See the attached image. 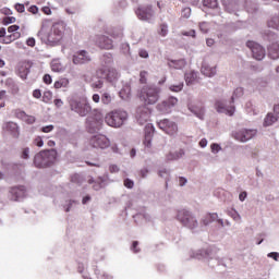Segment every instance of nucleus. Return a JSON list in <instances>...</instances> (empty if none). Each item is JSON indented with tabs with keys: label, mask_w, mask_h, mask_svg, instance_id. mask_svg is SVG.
I'll return each mask as SVG.
<instances>
[{
	"label": "nucleus",
	"mask_w": 279,
	"mask_h": 279,
	"mask_svg": "<svg viewBox=\"0 0 279 279\" xmlns=\"http://www.w3.org/2000/svg\"><path fill=\"white\" fill-rule=\"evenodd\" d=\"M57 158H58V150L53 148L41 150L35 155L34 165L35 167H37V169H47L56 165Z\"/></svg>",
	"instance_id": "obj_1"
},
{
	"label": "nucleus",
	"mask_w": 279,
	"mask_h": 279,
	"mask_svg": "<svg viewBox=\"0 0 279 279\" xmlns=\"http://www.w3.org/2000/svg\"><path fill=\"white\" fill-rule=\"evenodd\" d=\"M177 220L184 228H189V230H196L199 226L197 217H195V214L189 209H179L177 213Z\"/></svg>",
	"instance_id": "obj_2"
},
{
	"label": "nucleus",
	"mask_w": 279,
	"mask_h": 279,
	"mask_svg": "<svg viewBox=\"0 0 279 279\" xmlns=\"http://www.w3.org/2000/svg\"><path fill=\"white\" fill-rule=\"evenodd\" d=\"M140 99L147 106H154L160 99V87L145 86L141 89Z\"/></svg>",
	"instance_id": "obj_3"
},
{
	"label": "nucleus",
	"mask_w": 279,
	"mask_h": 279,
	"mask_svg": "<svg viewBox=\"0 0 279 279\" xmlns=\"http://www.w3.org/2000/svg\"><path fill=\"white\" fill-rule=\"evenodd\" d=\"M125 121H128V111L125 110L111 111L107 116V124L110 128H121Z\"/></svg>",
	"instance_id": "obj_4"
},
{
	"label": "nucleus",
	"mask_w": 279,
	"mask_h": 279,
	"mask_svg": "<svg viewBox=\"0 0 279 279\" xmlns=\"http://www.w3.org/2000/svg\"><path fill=\"white\" fill-rule=\"evenodd\" d=\"M257 134L258 131L256 129H240L232 133V137L239 143H248V141H252Z\"/></svg>",
	"instance_id": "obj_5"
},
{
	"label": "nucleus",
	"mask_w": 279,
	"mask_h": 279,
	"mask_svg": "<svg viewBox=\"0 0 279 279\" xmlns=\"http://www.w3.org/2000/svg\"><path fill=\"white\" fill-rule=\"evenodd\" d=\"M70 108L73 112L80 114V117H86V114L93 110L90 104H88L86 100H72L70 101Z\"/></svg>",
	"instance_id": "obj_6"
},
{
	"label": "nucleus",
	"mask_w": 279,
	"mask_h": 279,
	"mask_svg": "<svg viewBox=\"0 0 279 279\" xmlns=\"http://www.w3.org/2000/svg\"><path fill=\"white\" fill-rule=\"evenodd\" d=\"M151 118V109L147 105H142L135 110V120L138 125H145Z\"/></svg>",
	"instance_id": "obj_7"
},
{
	"label": "nucleus",
	"mask_w": 279,
	"mask_h": 279,
	"mask_svg": "<svg viewBox=\"0 0 279 279\" xmlns=\"http://www.w3.org/2000/svg\"><path fill=\"white\" fill-rule=\"evenodd\" d=\"M135 14L137 19H140V21H146L147 23H151L156 12L154 11V9H151V5H140L135 10Z\"/></svg>",
	"instance_id": "obj_8"
},
{
	"label": "nucleus",
	"mask_w": 279,
	"mask_h": 279,
	"mask_svg": "<svg viewBox=\"0 0 279 279\" xmlns=\"http://www.w3.org/2000/svg\"><path fill=\"white\" fill-rule=\"evenodd\" d=\"M39 38H41L43 43H46L48 45H57V43H60V39L56 36L53 31L50 28H47V26L43 25L40 31L38 32Z\"/></svg>",
	"instance_id": "obj_9"
},
{
	"label": "nucleus",
	"mask_w": 279,
	"mask_h": 279,
	"mask_svg": "<svg viewBox=\"0 0 279 279\" xmlns=\"http://www.w3.org/2000/svg\"><path fill=\"white\" fill-rule=\"evenodd\" d=\"M158 128L169 134V136H175L178 134V124L169 119H163L158 122Z\"/></svg>",
	"instance_id": "obj_10"
},
{
	"label": "nucleus",
	"mask_w": 279,
	"mask_h": 279,
	"mask_svg": "<svg viewBox=\"0 0 279 279\" xmlns=\"http://www.w3.org/2000/svg\"><path fill=\"white\" fill-rule=\"evenodd\" d=\"M174 106H178V98L170 96L168 99L157 105V110L162 112V114H169L173 111Z\"/></svg>",
	"instance_id": "obj_11"
},
{
	"label": "nucleus",
	"mask_w": 279,
	"mask_h": 279,
	"mask_svg": "<svg viewBox=\"0 0 279 279\" xmlns=\"http://www.w3.org/2000/svg\"><path fill=\"white\" fill-rule=\"evenodd\" d=\"M121 38V31L118 28H108L106 37V49H114L117 40Z\"/></svg>",
	"instance_id": "obj_12"
},
{
	"label": "nucleus",
	"mask_w": 279,
	"mask_h": 279,
	"mask_svg": "<svg viewBox=\"0 0 279 279\" xmlns=\"http://www.w3.org/2000/svg\"><path fill=\"white\" fill-rule=\"evenodd\" d=\"M215 109L217 110V112L222 114H228L229 117H232L236 111V108L234 107V105H228V101L223 99L216 101Z\"/></svg>",
	"instance_id": "obj_13"
},
{
	"label": "nucleus",
	"mask_w": 279,
	"mask_h": 279,
	"mask_svg": "<svg viewBox=\"0 0 279 279\" xmlns=\"http://www.w3.org/2000/svg\"><path fill=\"white\" fill-rule=\"evenodd\" d=\"M246 47L252 51L255 60H263L265 58V48L256 41H247Z\"/></svg>",
	"instance_id": "obj_14"
},
{
	"label": "nucleus",
	"mask_w": 279,
	"mask_h": 279,
	"mask_svg": "<svg viewBox=\"0 0 279 279\" xmlns=\"http://www.w3.org/2000/svg\"><path fill=\"white\" fill-rule=\"evenodd\" d=\"M187 109L194 117L199 119L201 121H204V118L206 117V108L204 107V104L202 102H195L187 105Z\"/></svg>",
	"instance_id": "obj_15"
},
{
	"label": "nucleus",
	"mask_w": 279,
	"mask_h": 279,
	"mask_svg": "<svg viewBox=\"0 0 279 279\" xmlns=\"http://www.w3.org/2000/svg\"><path fill=\"white\" fill-rule=\"evenodd\" d=\"M26 193L27 191L23 185L13 186L10 189V195L13 202H21V199L25 197Z\"/></svg>",
	"instance_id": "obj_16"
},
{
	"label": "nucleus",
	"mask_w": 279,
	"mask_h": 279,
	"mask_svg": "<svg viewBox=\"0 0 279 279\" xmlns=\"http://www.w3.org/2000/svg\"><path fill=\"white\" fill-rule=\"evenodd\" d=\"M90 54L87 51L81 50L73 56V64H88L90 62Z\"/></svg>",
	"instance_id": "obj_17"
},
{
	"label": "nucleus",
	"mask_w": 279,
	"mask_h": 279,
	"mask_svg": "<svg viewBox=\"0 0 279 279\" xmlns=\"http://www.w3.org/2000/svg\"><path fill=\"white\" fill-rule=\"evenodd\" d=\"M145 138L144 145L145 147H151V136H154V124L147 123L144 129Z\"/></svg>",
	"instance_id": "obj_18"
},
{
	"label": "nucleus",
	"mask_w": 279,
	"mask_h": 279,
	"mask_svg": "<svg viewBox=\"0 0 279 279\" xmlns=\"http://www.w3.org/2000/svg\"><path fill=\"white\" fill-rule=\"evenodd\" d=\"M101 128L104 126L99 125L97 121L93 119V117H87L86 130L89 132V134H95L96 132H99Z\"/></svg>",
	"instance_id": "obj_19"
},
{
	"label": "nucleus",
	"mask_w": 279,
	"mask_h": 279,
	"mask_svg": "<svg viewBox=\"0 0 279 279\" xmlns=\"http://www.w3.org/2000/svg\"><path fill=\"white\" fill-rule=\"evenodd\" d=\"M93 147L99 148V149H106V135H95L90 141Z\"/></svg>",
	"instance_id": "obj_20"
},
{
	"label": "nucleus",
	"mask_w": 279,
	"mask_h": 279,
	"mask_svg": "<svg viewBox=\"0 0 279 279\" xmlns=\"http://www.w3.org/2000/svg\"><path fill=\"white\" fill-rule=\"evenodd\" d=\"M201 72L206 77H215L217 75V66H210L208 63L204 62Z\"/></svg>",
	"instance_id": "obj_21"
},
{
	"label": "nucleus",
	"mask_w": 279,
	"mask_h": 279,
	"mask_svg": "<svg viewBox=\"0 0 279 279\" xmlns=\"http://www.w3.org/2000/svg\"><path fill=\"white\" fill-rule=\"evenodd\" d=\"M119 81V72L114 68H109L107 72V82L114 85Z\"/></svg>",
	"instance_id": "obj_22"
},
{
	"label": "nucleus",
	"mask_w": 279,
	"mask_h": 279,
	"mask_svg": "<svg viewBox=\"0 0 279 279\" xmlns=\"http://www.w3.org/2000/svg\"><path fill=\"white\" fill-rule=\"evenodd\" d=\"M185 82L187 86H192V84L199 83V77H197V72L191 71L185 73Z\"/></svg>",
	"instance_id": "obj_23"
},
{
	"label": "nucleus",
	"mask_w": 279,
	"mask_h": 279,
	"mask_svg": "<svg viewBox=\"0 0 279 279\" xmlns=\"http://www.w3.org/2000/svg\"><path fill=\"white\" fill-rule=\"evenodd\" d=\"M268 56L271 60H278L279 58V45L274 43L268 47Z\"/></svg>",
	"instance_id": "obj_24"
},
{
	"label": "nucleus",
	"mask_w": 279,
	"mask_h": 279,
	"mask_svg": "<svg viewBox=\"0 0 279 279\" xmlns=\"http://www.w3.org/2000/svg\"><path fill=\"white\" fill-rule=\"evenodd\" d=\"M168 66L170 69L182 70L184 69V66H186V60L185 59L171 60L168 62Z\"/></svg>",
	"instance_id": "obj_25"
},
{
	"label": "nucleus",
	"mask_w": 279,
	"mask_h": 279,
	"mask_svg": "<svg viewBox=\"0 0 279 279\" xmlns=\"http://www.w3.org/2000/svg\"><path fill=\"white\" fill-rule=\"evenodd\" d=\"M183 156H184V150L179 149L175 151H170L168 155H166V160L168 162H171V160H180V158H182Z\"/></svg>",
	"instance_id": "obj_26"
},
{
	"label": "nucleus",
	"mask_w": 279,
	"mask_h": 279,
	"mask_svg": "<svg viewBox=\"0 0 279 279\" xmlns=\"http://www.w3.org/2000/svg\"><path fill=\"white\" fill-rule=\"evenodd\" d=\"M5 130L12 134L13 138H19V125L16 123L8 122L5 124Z\"/></svg>",
	"instance_id": "obj_27"
},
{
	"label": "nucleus",
	"mask_w": 279,
	"mask_h": 279,
	"mask_svg": "<svg viewBox=\"0 0 279 279\" xmlns=\"http://www.w3.org/2000/svg\"><path fill=\"white\" fill-rule=\"evenodd\" d=\"M279 117L274 113H267V116L264 119V128H269L274 125L278 121Z\"/></svg>",
	"instance_id": "obj_28"
},
{
	"label": "nucleus",
	"mask_w": 279,
	"mask_h": 279,
	"mask_svg": "<svg viewBox=\"0 0 279 279\" xmlns=\"http://www.w3.org/2000/svg\"><path fill=\"white\" fill-rule=\"evenodd\" d=\"M119 96L123 99V101H128L130 97H132V88L130 85H125L124 88L119 92Z\"/></svg>",
	"instance_id": "obj_29"
},
{
	"label": "nucleus",
	"mask_w": 279,
	"mask_h": 279,
	"mask_svg": "<svg viewBox=\"0 0 279 279\" xmlns=\"http://www.w3.org/2000/svg\"><path fill=\"white\" fill-rule=\"evenodd\" d=\"M5 86L8 88H10L11 93L13 95H16V93H19V85H16V83L14 82V80L12 78H7L5 80Z\"/></svg>",
	"instance_id": "obj_30"
},
{
	"label": "nucleus",
	"mask_w": 279,
	"mask_h": 279,
	"mask_svg": "<svg viewBox=\"0 0 279 279\" xmlns=\"http://www.w3.org/2000/svg\"><path fill=\"white\" fill-rule=\"evenodd\" d=\"M94 43L99 47V49H106V36L96 35L94 37Z\"/></svg>",
	"instance_id": "obj_31"
},
{
	"label": "nucleus",
	"mask_w": 279,
	"mask_h": 279,
	"mask_svg": "<svg viewBox=\"0 0 279 279\" xmlns=\"http://www.w3.org/2000/svg\"><path fill=\"white\" fill-rule=\"evenodd\" d=\"M19 75L22 80H27L29 75V64H24L19 68Z\"/></svg>",
	"instance_id": "obj_32"
},
{
	"label": "nucleus",
	"mask_w": 279,
	"mask_h": 279,
	"mask_svg": "<svg viewBox=\"0 0 279 279\" xmlns=\"http://www.w3.org/2000/svg\"><path fill=\"white\" fill-rule=\"evenodd\" d=\"M245 110L251 117H256V114H258V110L252 101L245 104Z\"/></svg>",
	"instance_id": "obj_33"
},
{
	"label": "nucleus",
	"mask_w": 279,
	"mask_h": 279,
	"mask_svg": "<svg viewBox=\"0 0 279 279\" xmlns=\"http://www.w3.org/2000/svg\"><path fill=\"white\" fill-rule=\"evenodd\" d=\"M94 119V121H96V123L101 126H104V113H101V111L95 109L94 110V117H92Z\"/></svg>",
	"instance_id": "obj_34"
},
{
	"label": "nucleus",
	"mask_w": 279,
	"mask_h": 279,
	"mask_svg": "<svg viewBox=\"0 0 279 279\" xmlns=\"http://www.w3.org/2000/svg\"><path fill=\"white\" fill-rule=\"evenodd\" d=\"M244 89L243 87H236L234 90H233V94L231 96V104H234V100L235 99H240V97H243L244 95Z\"/></svg>",
	"instance_id": "obj_35"
},
{
	"label": "nucleus",
	"mask_w": 279,
	"mask_h": 279,
	"mask_svg": "<svg viewBox=\"0 0 279 279\" xmlns=\"http://www.w3.org/2000/svg\"><path fill=\"white\" fill-rule=\"evenodd\" d=\"M51 69L54 73H62V71H64V66H62V63L58 60L51 62Z\"/></svg>",
	"instance_id": "obj_36"
},
{
	"label": "nucleus",
	"mask_w": 279,
	"mask_h": 279,
	"mask_svg": "<svg viewBox=\"0 0 279 279\" xmlns=\"http://www.w3.org/2000/svg\"><path fill=\"white\" fill-rule=\"evenodd\" d=\"M191 257L196 258L197 260H202L203 258H206V251L204 250L193 251L191 253Z\"/></svg>",
	"instance_id": "obj_37"
},
{
	"label": "nucleus",
	"mask_w": 279,
	"mask_h": 279,
	"mask_svg": "<svg viewBox=\"0 0 279 279\" xmlns=\"http://www.w3.org/2000/svg\"><path fill=\"white\" fill-rule=\"evenodd\" d=\"M268 27H271L272 29H279V16H272L269 21H268Z\"/></svg>",
	"instance_id": "obj_38"
},
{
	"label": "nucleus",
	"mask_w": 279,
	"mask_h": 279,
	"mask_svg": "<svg viewBox=\"0 0 279 279\" xmlns=\"http://www.w3.org/2000/svg\"><path fill=\"white\" fill-rule=\"evenodd\" d=\"M183 88L184 83L169 85V90H171V93H181Z\"/></svg>",
	"instance_id": "obj_39"
},
{
	"label": "nucleus",
	"mask_w": 279,
	"mask_h": 279,
	"mask_svg": "<svg viewBox=\"0 0 279 279\" xmlns=\"http://www.w3.org/2000/svg\"><path fill=\"white\" fill-rule=\"evenodd\" d=\"M203 5L205 8H210L211 10H215L219 5L217 0H203Z\"/></svg>",
	"instance_id": "obj_40"
},
{
	"label": "nucleus",
	"mask_w": 279,
	"mask_h": 279,
	"mask_svg": "<svg viewBox=\"0 0 279 279\" xmlns=\"http://www.w3.org/2000/svg\"><path fill=\"white\" fill-rule=\"evenodd\" d=\"M198 27L202 34H208L210 32V24L208 22H201Z\"/></svg>",
	"instance_id": "obj_41"
},
{
	"label": "nucleus",
	"mask_w": 279,
	"mask_h": 279,
	"mask_svg": "<svg viewBox=\"0 0 279 279\" xmlns=\"http://www.w3.org/2000/svg\"><path fill=\"white\" fill-rule=\"evenodd\" d=\"M69 86V81L66 78H61L54 83V88H66Z\"/></svg>",
	"instance_id": "obj_42"
},
{
	"label": "nucleus",
	"mask_w": 279,
	"mask_h": 279,
	"mask_svg": "<svg viewBox=\"0 0 279 279\" xmlns=\"http://www.w3.org/2000/svg\"><path fill=\"white\" fill-rule=\"evenodd\" d=\"M229 217H232L233 221H241V214L236 209H231L228 211Z\"/></svg>",
	"instance_id": "obj_43"
},
{
	"label": "nucleus",
	"mask_w": 279,
	"mask_h": 279,
	"mask_svg": "<svg viewBox=\"0 0 279 279\" xmlns=\"http://www.w3.org/2000/svg\"><path fill=\"white\" fill-rule=\"evenodd\" d=\"M50 29L59 40L62 38V29L60 28V25H53Z\"/></svg>",
	"instance_id": "obj_44"
},
{
	"label": "nucleus",
	"mask_w": 279,
	"mask_h": 279,
	"mask_svg": "<svg viewBox=\"0 0 279 279\" xmlns=\"http://www.w3.org/2000/svg\"><path fill=\"white\" fill-rule=\"evenodd\" d=\"M158 175L159 178H163V180H169V175H171V172L166 168H162L158 171Z\"/></svg>",
	"instance_id": "obj_45"
},
{
	"label": "nucleus",
	"mask_w": 279,
	"mask_h": 279,
	"mask_svg": "<svg viewBox=\"0 0 279 279\" xmlns=\"http://www.w3.org/2000/svg\"><path fill=\"white\" fill-rule=\"evenodd\" d=\"M77 201L70 199L68 205L63 206V208H65V213H71V208H73V206H77Z\"/></svg>",
	"instance_id": "obj_46"
},
{
	"label": "nucleus",
	"mask_w": 279,
	"mask_h": 279,
	"mask_svg": "<svg viewBox=\"0 0 279 279\" xmlns=\"http://www.w3.org/2000/svg\"><path fill=\"white\" fill-rule=\"evenodd\" d=\"M148 75H149V73L147 71H142L140 73V82H141V84H147Z\"/></svg>",
	"instance_id": "obj_47"
},
{
	"label": "nucleus",
	"mask_w": 279,
	"mask_h": 279,
	"mask_svg": "<svg viewBox=\"0 0 279 279\" xmlns=\"http://www.w3.org/2000/svg\"><path fill=\"white\" fill-rule=\"evenodd\" d=\"M167 34H169V26L167 24H161L159 35L165 37Z\"/></svg>",
	"instance_id": "obj_48"
},
{
	"label": "nucleus",
	"mask_w": 279,
	"mask_h": 279,
	"mask_svg": "<svg viewBox=\"0 0 279 279\" xmlns=\"http://www.w3.org/2000/svg\"><path fill=\"white\" fill-rule=\"evenodd\" d=\"M135 221H138V219H144V221H149V214H136L134 216Z\"/></svg>",
	"instance_id": "obj_49"
},
{
	"label": "nucleus",
	"mask_w": 279,
	"mask_h": 279,
	"mask_svg": "<svg viewBox=\"0 0 279 279\" xmlns=\"http://www.w3.org/2000/svg\"><path fill=\"white\" fill-rule=\"evenodd\" d=\"M210 149H211V154H219L221 150V145H219L217 143H213L210 145Z\"/></svg>",
	"instance_id": "obj_50"
},
{
	"label": "nucleus",
	"mask_w": 279,
	"mask_h": 279,
	"mask_svg": "<svg viewBox=\"0 0 279 279\" xmlns=\"http://www.w3.org/2000/svg\"><path fill=\"white\" fill-rule=\"evenodd\" d=\"M92 88H104V81L97 78V81L92 83Z\"/></svg>",
	"instance_id": "obj_51"
},
{
	"label": "nucleus",
	"mask_w": 279,
	"mask_h": 279,
	"mask_svg": "<svg viewBox=\"0 0 279 279\" xmlns=\"http://www.w3.org/2000/svg\"><path fill=\"white\" fill-rule=\"evenodd\" d=\"M12 23H16V17L14 16H7L3 19V24L4 25H10Z\"/></svg>",
	"instance_id": "obj_52"
},
{
	"label": "nucleus",
	"mask_w": 279,
	"mask_h": 279,
	"mask_svg": "<svg viewBox=\"0 0 279 279\" xmlns=\"http://www.w3.org/2000/svg\"><path fill=\"white\" fill-rule=\"evenodd\" d=\"M181 16H183V19H190L191 17V8H184L182 10Z\"/></svg>",
	"instance_id": "obj_53"
},
{
	"label": "nucleus",
	"mask_w": 279,
	"mask_h": 279,
	"mask_svg": "<svg viewBox=\"0 0 279 279\" xmlns=\"http://www.w3.org/2000/svg\"><path fill=\"white\" fill-rule=\"evenodd\" d=\"M131 250L134 252V254H138V252H141V247H138V241H134L132 243Z\"/></svg>",
	"instance_id": "obj_54"
},
{
	"label": "nucleus",
	"mask_w": 279,
	"mask_h": 279,
	"mask_svg": "<svg viewBox=\"0 0 279 279\" xmlns=\"http://www.w3.org/2000/svg\"><path fill=\"white\" fill-rule=\"evenodd\" d=\"M14 9H15L16 12H19L20 14H23V12H25V4L16 3V4L14 5Z\"/></svg>",
	"instance_id": "obj_55"
},
{
	"label": "nucleus",
	"mask_w": 279,
	"mask_h": 279,
	"mask_svg": "<svg viewBox=\"0 0 279 279\" xmlns=\"http://www.w3.org/2000/svg\"><path fill=\"white\" fill-rule=\"evenodd\" d=\"M232 8H234V2H231L229 4H225V9H226L227 12H229V14H232L234 12V9H232Z\"/></svg>",
	"instance_id": "obj_56"
},
{
	"label": "nucleus",
	"mask_w": 279,
	"mask_h": 279,
	"mask_svg": "<svg viewBox=\"0 0 279 279\" xmlns=\"http://www.w3.org/2000/svg\"><path fill=\"white\" fill-rule=\"evenodd\" d=\"M124 186L126 189H134V181L130 180V179H125L124 180Z\"/></svg>",
	"instance_id": "obj_57"
},
{
	"label": "nucleus",
	"mask_w": 279,
	"mask_h": 279,
	"mask_svg": "<svg viewBox=\"0 0 279 279\" xmlns=\"http://www.w3.org/2000/svg\"><path fill=\"white\" fill-rule=\"evenodd\" d=\"M53 128L54 126L52 124L44 126L41 128V132H44L45 134H49V132H53Z\"/></svg>",
	"instance_id": "obj_58"
},
{
	"label": "nucleus",
	"mask_w": 279,
	"mask_h": 279,
	"mask_svg": "<svg viewBox=\"0 0 279 279\" xmlns=\"http://www.w3.org/2000/svg\"><path fill=\"white\" fill-rule=\"evenodd\" d=\"M219 265H222L223 267H232V260L231 259H222L219 262Z\"/></svg>",
	"instance_id": "obj_59"
},
{
	"label": "nucleus",
	"mask_w": 279,
	"mask_h": 279,
	"mask_svg": "<svg viewBox=\"0 0 279 279\" xmlns=\"http://www.w3.org/2000/svg\"><path fill=\"white\" fill-rule=\"evenodd\" d=\"M268 258H272L274 260H279V253L278 252H271L267 254Z\"/></svg>",
	"instance_id": "obj_60"
},
{
	"label": "nucleus",
	"mask_w": 279,
	"mask_h": 279,
	"mask_svg": "<svg viewBox=\"0 0 279 279\" xmlns=\"http://www.w3.org/2000/svg\"><path fill=\"white\" fill-rule=\"evenodd\" d=\"M22 158H24V160H28V158H29V148H24L23 149Z\"/></svg>",
	"instance_id": "obj_61"
},
{
	"label": "nucleus",
	"mask_w": 279,
	"mask_h": 279,
	"mask_svg": "<svg viewBox=\"0 0 279 279\" xmlns=\"http://www.w3.org/2000/svg\"><path fill=\"white\" fill-rule=\"evenodd\" d=\"M138 56H140V58H149V52H147V50H145V49H141L138 51Z\"/></svg>",
	"instance_id": "obj_62"
},
{
	"label": "nucleus",
	"mask_w": 279,
	"mask_h": 279,
	"mask_svg": "<svg viewBox=\"0 0 279 279\" xmlns=\"http://www.w3.org/2000/svg\"><path fill=\"white\" fill-rule=\"evenodd\" d=\"M148 174H149V169L147 168H144L140 171L141 178H147Z\"/></svg>",
	"instance_id": "obj_63"
},
{
	"label": "nucleus",
	"mask_w": 279,
	"mask_h": 279,
	"mask_svg": "<svg viewBox=\"0 0 279 279\" xmlns=\"http://www.w3.org/2000/svg\"><path fill=\"white\" fill-rule=\"evenodd\" d=\"M239 199L240 202H245V199H247V192H241L239 195Z\"/></svg>",
	"instance_id": "obj_64"
}]
</instances>
